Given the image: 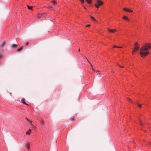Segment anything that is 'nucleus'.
Returning a JSON list of instances; mask_svg holds the SVG:
<instances>
[{
  "label": "nucleus",
  "mask_w": 151,
  "mask_h": 151,
  "mask_svg": "<svg viewBox=\"0 0 151 151\" xmlns=\"http://www.w3.org/2000/svg\"><path fill=\"white\" fill-rule=\"evenodd\" d=\"M91 66H92V65L91 64Z\"/></svg>",
  "instance_id": "nucleus-34"
},
{
  "label": "nucleus",
  "mask_w": 151,
  "mask_h": 151,
  "mask_svg": "<svg viewBox=\"0 0 151 151\" xmlns=\"http://www.w3.org/2000/svg\"><path fill=\"white\" fill-rule=\"evenodd\" d=\"M86 1L89 4H92L91 0H86Z\"/></svg>",
  "instance_id": "nucleus-9"
},
{
  "label": "nucleus",
  "mask_w": 151,
  "mask_h": 151,
  "mask_svg": "<svg viewBox=\"0 0 151 151\" xmlns=\"http://www.w3.org/2000/svg\"><path fill=\"white\" fill-rule=\"evenodd\" d=\"M91 18L92 19H93V20L94 21H96V19H95V18L94 17H93L91 16Z\"/></svg>",
  "instance_id": "nucleus-21"
},
{
  "label": "nucleus",
  "mask_w": 151,
  "mask_h": 151,
  "mask_svg": "<svg viewBox=\"0 0 151 151\" xmlns=\"http://www.w3.org/2000/svg\"><path fill=\"white\" fill-rule=\"evenodd\" d=\"M128 100L129 102H131L132 103V100L130 99H128Z\"/></svg>",
  "instance_id": "nucleus-24"
},
{
  "label": "nucleus",
  "mask_w": 151,
  "mask_h": 151,
  "mask_svg": "<svg viewBox=\"0 0 151 151\" xmlns=\"http://www.w3.org/2000/svg\"><path fill=\"white\" fill-rule=\"evenodd\" d=\"M123 10L124 11L127 12H133V11L132 10L126 8H124L123 9Z\"/></svg>",
  "instance_id": "nucleus-4"
},
{
  "label": "nucleus",
  "mask_w": 151,
  "mask_h": 151,
  "mask_svg": "<svg viewBox=\"0 0 151 151\" xmlns=\"http://www.w3.org/2000/svg\"><path fill=\"white\" fill-rule=\"evenodd\" d=\"M139 122H140V124L142 126V127H143V126L144 127H145L144 126V125H143V123L140 120H139Z\"/></svg>",
  "instance_id": "nucleus-19"
},
{
  "label": "nucleus",
  "mask_w": 151,
  "mask_h": 151,
  "mask_svg": "<svg viewBox=\"0 0 151 151\" xmlns=\"http://www.w3.org/2000/svg\"><path fill=\"white\" fill-rule=\"evenodd\" d=\"M22 102L23 103V104H26V102H25V100L24 99H23L21 100Z\"/></svg>",
  "instance_id": "nucleus-8"
},
{
  "label": "nucleus",
  "mask_w": 151,
  "mask_h": 151,
  "mask_svg": "<svg viewBox=\"0 0 151 151\" xmlns=\"http://www.w3.org/2000/svg\"><path fill=\"white\" fill-rule=\"evenodd\" d=\"M108 30L111 33H114L116 31L115 29H108Z\"/></svg>",
  "instance_id": "nucleus-5"
},
{
  "label": "nucleus",
  "mask_w": 151,
  "mask_h": 151,
  "mask_svg": "<svg viewBox=\"0 0 151 151\" xmlns=\"http://www.w3.org/2000/svg\"><path fill=\"white\" fill-rule=\"evenodd\" d=\"M3 57V54L2 53H0V59L2 58Z\"/></svg>",
  "instance_id": "nucleus-18"
},
{
  "label": "nucleus",
  "mask_w": 151,
  "mask_h": 151,
  "mask_svg": "<svg viewBox=\"0 0 151 151\" xmlns=\"http://www.w3.org/2000/svg\"><path fill=\"white\" fill-rule=\"evenodd\" d=\"M98 73L100 75V76L101 75V74L100 73H99V71H98Z\"/></svg>",
  "instance_id": "nucleus-29"
},
{
  "label": "nucleus",
  "mask_w": 151,
  "mask_h": 151,
  "mask_svg": "<svg viewBox=\"0 0 151 151\" xmlns=\"http://www.w3.org/2000/svg\"><path fill=\"white\" fill-rule=\"evenodd\" d=\"M42 16V14H38L37 15V17L38 18H40Z\"/></svg>",
  "instance_id": "nucleus-14"
},
{
  "label": "nucleus",
  "mask_w": 151,
  "mask_h": 151,
  "mask_svg": "<svg viewBox=\"0 0 151 151\" xmlns=\"http://www.w3.org/2000/svg\"><path fill=\"white\" fill-rule=\"evenodd\" d=\"M22 48H23L22 47H20L19 48H18L17 49V51H21L22 50Z\"/></svg>",
  "instance_id": "nucleus-12"
},
{
  "label": "nucleus",
  "mask_w": 151,
  "mask_h": 151,
  "mask_svg": "<svg viewBox=\"0 0 151 151\" xmlns=\"http://www.w3.org/2000/svg\"><path fill=\"white\" fill-rule=\"evenodd\" d=\"M137 105L139 107H141L142 106V105L141 104H137Z\"/></svg>",
  "instance_id": "nucleus-22"
},
{
  "label": "nucleus",
  "mask_w": 151,
  "mask_h": 151,
  "mask_svg": "<svg viewBox=\"0 0 151 151\" xmlns=\"http://www.w3.org/2000/svg\"><path fill=\"white\" fill-rule=\"evenodd\" d=\"M103 2L101 1L100 0H97L95 5L96 8H98L100 6L103 5Z\"/></svg>",
  "instance_id": "nucleus-3"
},
{
  "label": "nucleus",
  "mask_w": 151,
  "mask_h": 151,
  "mask_svg": "<svg viewBox=\"0 0 151 151\" xmlns=\"http://www.w3.org/2000/svg\"><path fill=\"white\" fill-rule=\"evenodd\" d=\"M90 25L88 24V25H87L86 26V27H90Z\"/></svg>",
  "instance_id": "nucleus-26"
},
{
  "label": "nucleus",
  "mask_w": 151,
  "mask_h": 151,
  "mask_svg": "<svg viewBox=\"0 0 151 151\" xmlns=\"http://www.w3.org/2000/svg\"><path fill=\"white\" fill-rule=\"evenodd\" d=\"M151 48V44L148 43L145 44V46H143L140 49V54L141 56L144 58L147 55L149 52H145L144 51L147 50Z\"/></svg>",
  "instance_id": "nucleus-1"
},
{
  "label": "nucleus",
  "mask_w": 151,
  "mask_h": 151,
  "mask_svg": "<svg viewBox=\"0 0 151 151\" xmlns=\"http://www.w3.org/2000/svg\"><path fill=\"white\" fill-rule=\"evenodd\" d=\"M41 124L42 125L43 124H44V122L43 120H42V121H41Z\"/></svg>",
  "instance_id": "nucleus-23"
},
{
  "label": "nucleus",
  "mask_w": 151,
  "mask_h": 151,
  "mask_svg": "<svg viewBox=\"0 0 151 151\" xmlns=\"http://www.w3.org/2000/svg\"><path fill=\"white\" fill-rule=\"evenodd\" d=\"M5 43H6L5 41H3L2 42V45H1L2 47H3V46H4V45H5Z\"/></svg>",
  "instance_id": "nucleus-15"
},
{
  "label": "nucleus",
  "mask_w": 151,
  "mask_h": 151,
  "mask_svg": "<svg viewBox=\"0 0 151 151\" xmlns=\"http://www.w3.org/2000/svg\"><path fill=\"white\" fill-rule=\"evenodd\" d=\"M31 129H29L28 130V131H27L26 132V134H29L30 133H31Z\"/></svg>",
  "instance_id": "nucleus-7"
},
{
  "label": "nucleus",
  "mask_w": 151,
  "mask_h": 151,
  "mask_svg": "<svg viewBox=\"0 0 151 151\" xmlns=\"http://www.w3.org/2000/svg\"><path fill=\"white\" fill-rule=\"evenodd\" d=\"M134 47L133 50V51L132 52V53L133 55L134 54V52H135L138 50L139 48V45L137 42H136L134 43Z\"/></svg>",
  "instance_id": "nucleus-2"
},
{
  "label": "nucleus",
  "mask_w": 151,
  "mask_h": 151,
  "mask_svg": "<svg viewBox=\"0 0 151 151\" xmlns=\"http://www.w3.org/2000/svg\"><path fill=\"white\" fill-rule=\"evenodd\" d=\"M26 147L27 149L28 150H29V144H27L26 145Z\"/></svg>",
  "instance_id": "nucleus-11"
},
{
  "label": "nucleus",
  "mask_w": 151,
  "mask_h": 151,
  "mask_svg": "<svg viewBox=\"0 0 151 151\" xmlns=\"http://www.w3.org/2000/svg\"><path fill=\"white\" fill-rule=\"evenodd\" d=\"M122 18L125 20H126L127 21H129V19L126 16H124Z\"/></svg>",
  "instance_id": "nucleus-6"
},
{
  "label": "nucleus",
  "mask_w": 151,
  "mask_h": 151,
  "mask_svg": "<svg viewBox=\"0 0 151 151\" xmlns=\"http://www.w3.org/2000/svg\"><path fill=\"white\" fill-rule=\"evenodd\" d=\"M27 8L28 9H30V10H31L32 9V6H27Z\"/></svg>",
  "instance_id": "nucleus-17"
},
{
  "label": "nucleus",
  "mask_w": 151,
  "mask_h": 151,
  "mask_svg": "<svg viewBox=\"0 0 151 151\" xmlns=\"http://www.w3.org/2000/svg\"><path fill=\"white\" fill-rule=\"evenodd\" d=\"M51 2L54 5H55L56 3V1L55 0L52 1Z\"/></svg>",
  "instance_id": "nucleus-13"
},
{
  "label": "nucleus",
  "mask_w": 151,
  "mask_h": 151,
  "mask_svg": "<svg viewBox=\"0 0 151 151\" xmlns=\"http://www.w3.org/2000/svg\"><path fill=\"white\" fill-rule=\"evenodd\" d=\"M119 66L120 67H121V68H122V67H122V66H120V65H119Z\"/></svg>",
  "instance_id": "nucleus-32"
},
{
  "label": "nucleus",
  "mask_w": 151,
  "mask_h": 151,
  "mask_svg": "<svg viewBox=\"0 0 151 151\" xmlns=\"http://www.w3.org/2000/svg\"><path fill=\"white\" fill-rule=\"evenodd\" d=\"M28 43H28V42H27L26 43V45H28Z\"/></svg>",
  "instance_id": "nucleus-27"
},
{
  "label": "nucleus",
  "mask_w": 151,
  "mask_h": 151,
  "mask_svg": "<svg viewBox=\"0 0 151 151\" xmlns=\"http://www.w3.org/2000/svg\"><path fill=\"white\" fill-rule=\"evenodd\" d=\"M17 45L13 44L12 45V48H15L17 47Z\"/></svg>",
  "instance_id": "nucleus-10"
},
{
  "label": "nucleus",
  "mask_w": 151,
  "mask_h": 151,
  "mask_svg": "<svg viewBox=\"0 0 151 151\" xmlns=\"http://www.w3.org/2000/svg\"><path fill=\"white\" fill-rule=\"evenodd\" d=\"M80 2L82 4H83L84 2V0H80Z\"/></svg>",
  "instance_id": "nucleus-20"
},
{
  "label": "nucleus",
  "mask_w": 151,
  "mask_h": 151,
  "mask_svg": "<svg viewBox=\"0 0 151 151\" xmlns=\"http://www.w3.org/2000/svg\"><path fill=\"white\" fill-rule=\"evenodd\" d=\"M78 51H80V49H79V50H78Z\"/></svg>",
  "instance_id": "nucleus-33"
},
{
  "label": "nucleus",
  "mask_w": 151,
  "mask_h": 151,
  "mask_svg": "<svg viewBox=\"0 0 151 151\" xmlns=\"http://www.w3.org/2000/svg\"><path fill=\"white\" fill-rule=\"evenodd\" d=\"M26 119L28 121V119H27V118H26Z\"/></svg>",
  "instance_id": "nucleus-30"
},
{
  "label": "nucleus",
  "mask_w": 151,
  "mask_h": 151,
  "mask_svg": "<svg viewBox=\"0 0 151 151\" xmlns=\"http://www.w3.org/2000/svg\"><path fill=\"white\" fill-rule=\"evenodd\" d=\"M83 8H84V9H86V7H85V6H83Z\"/></svg>",
  "instance_id": "nucleus-28"
},
{
  "label": "nucleus",
  "mask_w": 151,
  "mask_h": 151,
  "mask_svg": "<svg viewBox=\"0 0 151 151\" xmlns=\"http://www.w3.org/2000/svg\"><path fill=\"white\" fill-rule=\"evenodd\" d=\"M113 47L114 48H121L122 47H118V46H116V45H114V46H113Z\"/></svg>",
  "instance_id": "nucleus-16"
},
{
  "label": "nucleus",
  "mask_w": 151,
  "mask_h": 151,
  "mask_svg": "<svg viewBox=\"0 0 151 151\" xmlns=\"http://www.w3.org/2000/svg\"><path fill=\"white\" fill-rule=\"evenodd\" d=\"M148 145H149V146L150 147H151V142L149 143Z\"/></svg>",
  "instance_id": "nucleus-25"
},
{
  "label": "nucleus",
  "mask_w": 151,
  "mask_h": 151,
  "mask_svg": "<svg viewBox=\"0 0 151 151\" xmlns=\"http://www.w3.org/2000/svg\"><path fill=\"white\" fill-rule=\"evenodd\" d=\"M50 9H52V7H50Z\"/></svg>",
  "instance_id": "nucleus-31"
}]
</instances>
